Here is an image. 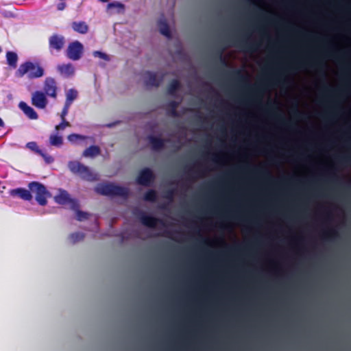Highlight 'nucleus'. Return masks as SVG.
Here are the masks:
<instances>
[{
    "mask_svg": "<svg viewBox=\"0 0 351 351\" xmlns=\"http://www.w3.org/2000/svg\"><path fill=\"white\" fill-rule=\"evenodd\" d=\"M29 189L16 188L10 190L9 194L12 197H17L23 200L31 201L33 198L32 193L36 194V200L40 206L47 204V197L51 196L46 187L38 182H31L28 184Z\"/></svg>",
    "mask_w": 351,
    "mask_h": 351,
    "instance_id": "f257e3e1",
    "label": "nucleus"
},
{
    "mask_svg": "<svg viewBox=\"0 0 351 351\" xmlns=\"http://www.w3.org/2000/svg\"><path fill=\"white\" fill-rule=\"evenodd\" d=\"M25 75L30 80L40 78L45 75V70L39 63L26 61L16 71L17 77H23Z\"/></svg>",
    "mask_w": 351,
    "mask_h": 351,
    "instance_id": "f03ea898",
    "label": "nucleus"
},
{
    "mask_svg": "<svg viewBox=\"0 0 351 351\" xmlns=\"http://www.w3.org/2000/svg\"><path fill=\"white\" fill-rule=\"evenodd\" d=\"M95 191L103 195L121 197L124 199H127L130 193L128 188L116 185L113 183L99 184L95 187Z\"/></svg>",
    "mask_w": 351,
    "mask_h": 351,
    "instance_id": "7ed1b4c3",
    "label": "nucleus"
},
{
    "mask_svg": "<svg viewBox=\"0 0 351 351\" xmlns=\"http://www.w3.org/2000/svg\"><path fill=\"white\" fill-rule=\"evenodd\" d=\"M68 167L73 173L79 175L84 180L93 182L98 180L96 173H94L88 167L79 161H70Z\"/></svg>",
    "mask_w": 351,
    "mask_h": 351,
    "instance_id": "20e7f679",
    "label": "nucleus"
},
{
    "mask_svg": "<svg viewBox=\"0 0 351 351\" xmlns=\"http://www.w3.org/2000/svg\"><path fill=\"white\" fill-rule=\"evenodd\" d=\"M323 66L324 64L318 60H315L313 61L297 60L292 64L285 67L283 70L289 73H295L299 70L306 69L307 67L321 69Z\"/></svg>",
    "mask_w": 351,
    "mask_h": 351,
    "instance_id": "39448f33",
    "label": "nucleus"
},
{
    "mask_svg": "<svg viewBox=\"0 0 351 351\" xmlns=\"http://www.w3.org/2000/svg\"><path fill=\"white\" fill-rule=\"evenodd\" d=\"M56 203L60 205L69 204L71 209H77L80 207L77 199L71 198L69 193L64 189H60L59 193L54 197Z\"/></svg>",
    "mask_w": 351,
    "mask_h": 351,
    "instance_id": "423d86ee",
    "label": "nucleus"
},
{
    "mask_svg": "<svg viewBox=\"0 0 351 351\" xmlns=\"http://www.w3.org/2000/svg\"><path fill=\"white\" fill-rule=\"evenodd\" d=\"M66 40L64 36L53 34L49 38V49L53 53L54 51L60 52L65 46Z\"/></svg>",
    "mask_w": 351,
    "mask_h": 351,
    "instance_id": "0eeeda50",
    "label": "nucleus"
},
{
    "mask_svg": "<svg viewBox=\"0 0 351 351\" xmlns=\"http://www.w3.org/2000/svg\"><path fill=\"white\" fill-rule=\"evenodd\" d=\"M83 51V45L80 42L75 40L69 43L66 51V56L72 60H78L82 56Z\"/></svg>",
    "mask_w": 351,
    "mask_h": 351,
    "instance_id": "6e6552de",
    "label": "nucleus"
},
{
    "mask_svg": "<svg viewBox=\"0 0 351 351\" xmlns=\"http://www.w3.org/2000/svg\"><path fill=\"white\" fill-rule=\"evenodd\" d=\"M58 88L57 82L54 78L51 77L45 78L43 84V93L46 96L56 99Z\"/></svg>",
    "mask_w": 351,
    "mask_h": 351,
    "instance_id": "1a4fd4ad",
    "label": "nucleus"
},
{
    "mask_svg": "<svg viewBox=\"0 0 351 351\" xmlns=\"http://www.w3.org/2000/svg\"><path fill=\"white\" fill-rule=\"evenodd\" d=\"M155 175L149 168H144L140 171L136 182L138 184L148 186L154 180Z\"/></svg>",
    "mask_w": 351,
    "mask_h": 351,
    "instance_id": "9d476101",
    "label": "nucleus"
},
{
    "mask_svg": "<svg viewBox=\"0 0 351 351\" xmlns=\"http://www.w3.org/2000/svg\"><path fill=\"white\" fill-rule=\"evenodd\" d=\"M232 46L239 47L244 52H255L257 51L258 45L256 43H251L243 39H235L232 41Z\"/></svg>",
    "mask_w": 351,
    "mask_h": 351,
    "instance_id": "9b49d317",
    "label": "nucleus"
},
{
    "mask_svg": "<svg viewBox=\"0 0 351 351\" xmlns=\"http://www.w3.org/2000/svg\"><path fill=\"white\" fill-rule=\"evenodd\" d=\"M32 104L38 109H44L48 104L47 96L43 92L36 90L32 94Z\"/></svg>",
    "mask_w": 351,
    "mask_h": 351,
    "instance_id": "f8f14e48",
    "label": "nucleus"
},
{
    "mask_svg": "<svg viewBox=\"0 0 351 351\" xmlns=\"http://www.w3.org/2000/svg\"><path fill=\"white\" fill-rule=\"evenodd\" d=\"M139 219L144 226L149 228H155L158 223L165 226V223L162 219L147 215L143 212L140 213Z\"/></svg>",
    "mask_w": 351,
    "mask_h": 351,
    "instance_id": "ddd939ff",
    "label": "nucleus"
},
{
    "mask_svg": "<svg viewBox=\"0 0 351 351\" xmlns=\"http://www.w3.org/2000/svg\"><path fill=\"white\" fill-rule=\"evenodd\" d=\"M145 82L147 86L158 87L163 80L164 75L158 78L155 73L147 71L145 73Z\"/></svg>",
    "mask_w": 351,
    "mask_h": 351,
    "instance_id": "4468645a",
    "label": "nucleus"
},
{
    "mask_svg": "<svg viewBox=\"0 0 351 351\" xmlns=\"http://www.w3.org/2000/svg\"><path fill=\"white\" fill-rule=\"evenodd\" d=\"M147 139L152 145V149L155 151H159L163 149L165 147V143L166 142L170 141L169 138L164 139L160 137L154 136L153 135L148 136Z\"/></svg>",
    "mask_w": 351,
    "mask_h": 351,
    "instance_id": "2eb2a0df",
    "label": "nucleus"
},
{
    "mask_svg": "<svg viewBox=\"0 0 351 351\" xmlns=\"http://www.w3.org/2000/svg\"><path fill=\"white\" fill-rule=\"evenodd\" d=\"M20 109L24 112V114L30 119H37L38 115L37 112L28 106L25 102L21 101L19 105Z\"/></svg>",
    "mask_w": 351,
    "mask_h": 351,
    "instance_id": "dca6fc26",
    "label": "nucleus"
},
{
    "mask_svg": "<svg viewBox=\"0 0 351 351\" xmlns=\"http://www.w3.org/2000/svg\"><path fill=\"white\" fill-rule=\"evenodd\" d=\"M71 27L75 32L82 34H85L88 31V26L84 21H74Z\"/></svg>",
    "mask_w": 351,
    "mask_h": 351,
    "instance_id": "f3484780",
    "label": "nucleus"
},
{
    "mask_svg": "<svg viewBox=\"0 0 351 351\" xmlns=\"http://www.w3.org/2000/svg\"><path fill=\"white\" fill-rule=\"evenodd\" d=\"M228 75L231 78L241 83H244L247 81V77L243 74L242 71L240 69L232 70L228 72Z\"/></svg>",
    "mask_w": 351,
    "mask_h": 351,
    "instance_id": "a211bd4d",
    "label": "nucleus"
},
{
    "mask_svg": "<svg viewBox=\"0 0 351 351\" xmlns=\"http://www.w3.org/2000/svg\"><path fill=\"white\" fill-rule=\"evenodd\" d=\"M58 70L66 77H71L74 74V68L71 64L59 65Z\"/></svg>",
    "mask_w": 351,
    "mask_h": 351,
    "instance_id": "6ab92c4d",
    "label": "nucleus"
},
{
    "mask_svg": "<svg viewBox=\"0 0 351 351\" xmlns=\"http://www.w3.org/2000/svg\"><path fill=\"white\" fill-rule=\"evenodd\" d=\"M204 171L197 169L194 170L191 167H188L186 171L187 179L189 180H195V179L204 176Z\"/></svg>",
    "mask_w": 351,
    "mask_h": 351,
    "instance_id": "aec40b11",
    "label": "nucleus"
},
{
    "mask_svg": "<svg viewBox=\"0 0 351 351\" xmlns=\"http://www.w3.org/2000/svg\"><path fill=\"white\" fill-rule=\"evenodd\" d=\"M179 103L176 101H171L167 104V114L173 117H178L180 116L177 111Z\"/></svg>",
    "mask_w": 351,
    "mask_h": 351,
    "instance_id": "412c9836",
    "label": "nucleus"
},
{
    "mask_svg": "<svg viewBox=\"0 0 351 351\" xmlns=\"http://www.w3.org/2000/svg\"><path fill=\"white\" fill-rule=\"evenodd\" d=\"M181 87L180 81L177 79L172 80L168 86L167 93L170 95H175L176 91Z\"/></svg>",
    "mask_w": 351,
    "mask_h": 351,
    "instance_id": "4be33fe9",
    "label": "nucleus"
},
{
    "mask_svg": "<svg viewBox=\"0 0 351 351\" xmlns=\"http://www.w3.org/2000/svg\"><path fill=\"white\" fill-rule=\"evenodd\" d=\"M100 154V149L98 146L91 145L86 148L84 152L83 156L85 157H95Z\"/></svg>",
    "mask_w": 351,
    "mask_h": 351,
    "instance_id": "5701e85b",
    "label": "nucleus"
},
{
    "mask_svg": "<svg viewBox=\"0 0 351 351\" xmlns=\"http://www.w3.org/2000/svg\"><path fill=\"white\" fill-rule=\"evenodd\" d=\"M6 60L8 64L14 68L16 66V63L18 61V56L15 52L13 51H8L6 53Z\"/></svg>",
    "mask_w": 351,
    "mask_h": 351,
    "instance_id": "b1692460",
    "label": "nucleus"
},
{
    "mask_svg": "<svg viewBox=\"0 0 351 351\" xmlns=\"http://www.w3.org/2000/svg\"><path fill=\"white\" fill-rule=\"evenodd\" d=\"M254 173L262 176L264 178L269 180L274 181V178L271 177L269 171L263 167H255L254 169Z\"/></svg>",
    "mask_w": 351,
    "mask_h": 351,
    "instance_id": "393cba45",
    "label": "nucleus"
},
{
    "mask_svg": "<svg viewBox=\"0 0 351 351\" xmlns=\"http://www.w3.org/2000/svg\"><path fill=\"white\" fill-rule=\"evenodd\" d=\"M77 91L73 88L69 89L66 92V94L65 104L71 105V104L77 98Z\"/></svg>",
    "mask_w": 351,
    "mask_h": 351,
    "instance_id": "a878e982",
    "label": "nucleus"
},
{
    "mask_svg": "<svg viewBox=\"0 0 351 351\" xmlns=\"http://www.w3.org/2000/svg\"><path fill=\"white\" fill-rule=\"evenodd\" d=\"M144 200L151 202H154L157 199V193L154 189H149L147 191L143 197Z\"/></svg>",
    "mask_w": 351,
    "mask_h": 351,
    "instance_id": "bb28decb",
    "label": "nucleus"
},
{
    "mask_svg": "<svg viewBox=\"0 0 351 351\" xmlns=\"http://www.w3.org/2000/svg\"><path fill=\"white\" fill-rule=\"evenodd\" d=\"M49 143L51 145L60 147L63 143V139L60 136L52 134L49 137Z\"/></svg>",
    "mask_w": 351,
    "mask_h": 351,
    "instance_id": "cd10ccee",
    "label": "nucleus"
},
{
    "mask_svg": "<svg viewBox=\"0 0 351 351\" xmlns=\"http://www.w3.org/2000/svg\"><path fill=\"white\" fill-rule=\"evenodd\" d=\"M160 32L169 38L171 36V32H170V29H169V27L168 25V24L167 23L166 21H160Z\"/></svg>",
    "mask_w": 351,
    "mask_h": 351,
    "instance_id": "c85d7f7f",
    "label": "nucleus"
},
{
    "mask_svg": "<svg viewBox=\"0 0 351 351\" xmlns=\"http://www.w3.org/2000/svg\"><path fill=\"white\" fill-rule=\"evenodd\" d=\"M85 237V234L83 232H74L69 235V239L73 243L82 241Z\"/></svg>",
    "mask_w": 351,
    "mask_h": 351,
    "instance_id": "c756f323",
    "label": "nucleus"
},
{
    "mask_svg": "<svg viewBox=\"0 0 351 351\" xmlns=\"http://www.w3.org/2000/svg\"><path fill=\"white\" fill-rule=\"evenodd\" d=\"M76 212L77 220L82 221L88 219L89 214L88 213L79 210V207L77 209H72Z\"/></svg>",
    "mask_w": 351,
    "mask_h": 351,
    "instance_id": "7c9ffc66",
    "label": "nucleus"
},
{
    "mask_svg": "<svg viewBox=\"0 0 351 351\" xmlns=\"http://www.w3.org/2000/svg\"><path fill=\"white\" fill-rule=\"evenodd\" d=\"M26 147L30 150L35 152L38 154H41V149H39L36 142H29L26 144Z\"/></svg>",
    "mask_w": 351,
    "mask_h": 351,
    "instance_id": "2f4dec72",
    "label": "nucleus"
},
{
    "mask_svg": "<svg viewBox=\"0 0 351 351\" xmlns=\"http://www.w3.org/2000/svg\"><path fill=\"white\" fill-rule=\"evenodd\" d=\"M336 160L338 163L341 165H350L351 156H337Z\"/></svg>",
    "mask_w": 351,
    "mask_h": 351,
    "instance_id": "473e14b6",
    "label": "nucleus"
},
{
    "mask_svg": "<svg viewBox=\"0 0 351 351\" xmlns=\"http://www.w3.org/2000/svg\"><path fill=\"white\" fill-rule=\"evenodd\" d=\"M84 138L85 136L77 134H71L68 136V140L72 143L75 142L77 140H82Z\"/></svg>",
    "mask_w": 351,
    "mask_h": 351,
    "instance_id": "72a5a7b5",
    "label": "nucleus"
},
{
    "mask_svg": "<svg viewBox=\"0 0 351 351\" xmlns=\"http://www.w3.org/2000/svg\"><path fill=\"white\" fill-rule=\"evenodd\" d=\"M175 191L173 189H170L167 191L165 193L164 197L169 199L170 202H172L174 197Z\"/></svg>",
    "mask_w": 351,
    "mask_h": 351,
    "instance_id": "f704fd0d",
    "label": "nucleus"
},
{
    "mask_svg": "<svg viewBox=\"0 0 351 351\" xmlns=\"http://www.w3.org/2000/svg\"><path fill=\"white\" fill-rule=\"evenodd\" d=\"M70 126L69 122L66 121L65 119H62V122L56 126V130H64L66 127Z\"/></svg>",
    "mask_w": 351,
    "mask_h": 351,
    "instance_id": "c9c22d12",
    "label": "nucleus"
},
{
    "mask_svg": "<svg viewBox=\"0 0 351 351\" xmlns=\"http://www.w3.org/2000/svg\"><path fill=\"white\" fill-rule=\"evenodd\" d=\"M93 56L95 57H99L105 60H109L108 55L99 51H95L93 52Z\"/></svg>",
    "mask_w": 351,
    "mask_h": 351,
    "instance_id": "e433bc0d",
    "label": "nucleus"
},
{
    "mask_svg": "<svg viewBox=\"0 0 351 351\" xmlns=\"http://www.w3.org/2000/svg\"><path fill=\"white\" fill-rule=\"evenodd\" d=\"M70 106H71V105H69V104L64 103V106L62 108V110L61 114H60L61 119H65V117L67 115V114L69 112V109Z\"/></svg>",
    "mask_w": 351,
    "mask_h": 351,
    "instance_id": "4c0bfd02",
    "label": "nucleus"
},
{
    "mask_svg": "<svg viewBox=\"0 0 351 351\" xmlns=\"http://www.w3.org/2000/svg\"><path fill=\"white\" fill-rule=\"evenodd\" d=\"M223 49H221L219 53H218V58L221 62V63L222 64V65L225 66H228V62L226 60V58L223 56Z\"/></svg>",
    "mask_w": 351,
    "mask_h": 351,
    "instance_id": "58836bf2",
    "label": "nucleus"
},
{
    "mask_svg": "<svg viewBox=\"0 0 351 351\" xmlns=\"http://www.w3.org/2000/svg\"><path fill=\"white\" fill-rule=\"evenodd\" d=\"M39 155L45 159L47 163H51L53 161V157L44 153L43 150H41V154H39Z\"/></svg>",
    "mask_w": 351,
    "mask_h": 351,
    "instance_id": "ea45409f",
    "label": "nucleus"
},
{
    "mask_svg": "<svg viewBox=\"0 0 351 351\" xmlns=\"http://www.w3.org/2000/svg\"><path fill=\"white\" fill-rule=\"evenodd\" d=\"M325 237H335L337 236V232L335 229H330L324 232Z\"/></svg>",
    "mask_w": 351,
    "mask_h": 351,
    "instance_id": "a19ab883",
    "label": "nucleus"
},
{
    "mask_svg": "<svg viewBox=\"0 0 351 351\" xmlns=\"http://www.w3.org/2000/svg\"><path fill=\"white\" fill-rule=\"evenodd\" d=\"M108 8H124V5L123 4L121 3H118V2H113V3H110L108 5Z\"/></svg>",
    "mask_w": 351,
    "mask_h": 351,
    "instance_id": "79ce46f5",
    "label": "nucleus"
},
{
    "mask_svg": "<svg viewBox=\"0 0 351 351\" xmlns=\"http://www.w3.org/2000/svg\"><path fill=\"white\" fill-rule=\"evenodd\" d=\"M293 114L294 117H295L297 119H300L303 116V114H302L298 110L297 104L295 105V109H294V110L293 112Z\"/></svg>",
    "mask_w": 351,
    "mask_h": 351,
    "instance_id": "37998d69",
    "label": "nucleus"
},
{
    "mask_svg": "<svg viewBox=\"0 0 351 351\" xmlns=\"http://www.w3.org/2000/svg\"><path fill=\"white\" fill-rule=\"evenodd\" d=\"M230 218L232 219H234V220H237L238 221H240L241 223H247V222H249L247 220H246L244 218H242V217H240L239 216H237V215H232L230 216Z\"/></svg>",
    "mask_w": 351,
    "mask_h": 351,
    "instance_id": "c03bdc74",
    "label": "nucleus"
},
{
    "mask_svg": "<svg viewBox=\"0 0 351 351\" xmlns=\"http://www.w3.org/2000/svg\"><path fill=\"white\" fill-rule=\"evenodd\" d=\"M264 85L265 84L260 85V86H258L256 87H253V88H252L253 92L255 93H257V94L261 93L263 89Z\"/></svg>",
    "mask_w": 351,
    "mask_h": 351,
    "instance_id": "a18cd8bd",
    "label": "nucleus"
},
{
    "mask_svg": "<svg viewBox=\"0 0 351 351\" xmlns=\"http://www.w3.org/2000/svg\"><path fill=\"white\" fill-rule=\"evenodd\" d=\"M61 1L62 2H60V3L57 4V9L59 11L64 10L65 9L66 6V3L63 2L62 1Z\"/></svg>",
    "mask_w": 351,
    "mask_h": 351,
    "instance_id": "49530a36",
    "label": "nucleus"
},
{
    "mask_svg": "<svg viewBox=\"0 0 351 351\" xmlns=\"http://www.w3.org/2000/svg\"><path fill=\"white\" fill-rule=\"evenodd\" d=\"M277 118L280 121L282 124H283L285 125H287V126L291 127V125L289 124V122L286 121L281 114H279L277 117Z\"/></svg>",
    "mask_w": 351,
    "mask_h": 351,
    "instance_id": "de8ad7c7",
    "label": "nucleus"
},
{
    "mask_svg": "<svg viewBox=\"0 0 351 351\" xmlns=\"http://www.w3.org/2000/svg\"><path fill=\"white\" fill-rule=\"evenodd\" d=\"M328 55L329 56H331V57H333L336 59H339L340 57H339L337 55V53L336 52H334V51H330L328 53Z\"/></svg>",
    "mask_w": 351,
    "mask_h": 351,
    "instance_id": "09e8293b",
    "label": "nucleus"
},
{
    "mask_svg": "<svg viewBox=\"0 0 351 351\" xmlns=\"http://www.w3.org/2000/svg\"><path fill=\"white\" fill-rule=\"evenodd\" d=\"M324 91L327 93H332L334 92V90L328 86H324Z\"/></svg>",
    "mask_w": 351,
    "mask_h": 351,
    "instance_id": "8fccbe9b",
    "label": "nucleus"
},
{
    "mask_svg": "<svg viewBox=\"0 0 351 351\" xmlns=\"http://www.w3.org/2000/svg\"><path fill=\"white\" fill-rule=\"evenodd\" d=\"M164 235H165V237H169V238H172L171 232H169V231H165V232H164Z\"/></svg>",
    "mask_w": 351,
    "mask_h": 351,
    "instance_id": "3c124183",
    "label": "nucleus"
},
{
    "mask_svg": "<svg viewBox=\"0 0 351 351\" xmlns=\"http://www.w3.org/2000/svg\"><path fill=\"white\" fill-rule=\"evenodd\" d=\"M213 160L216 162V163H219V158L218 156H215L213 158Z\"/></svg>",
    "mask_w": 351,
    "mask_h": 351,
    "instance_id": "603ef678",
    "label": "nucleus"
},
{
    "mask_svg": "<svg viewBox=\"0 0 351 351\" xmlns=\"http://www.w3.org/2000/svg\"><path fill=\"white\" fill-rule=\"evenodd\" d=\"M267 106H268L269 110H270L273 108L274 105L271 103H269L267 104Z\"/></svg>",
    "mask_w": 351,
    "mask_h": 351,
    "instance_id": "864d4df0",
    "label": "nucleus"
},
{
    "mask_svg": "<svg viewBox=\"0 0 351 351\" xmlns=\"http://www.w3.org/2000/svg\"><path fill=\"white\" fill-rule=\"evenodd\" d=\"M4 127V122L3 121V120L0 118V128H3Z\"/></svg>",
    "mask_w": 351,
    "mask_h": 351,
    "instance_id": "5fc2aeb1",
    "label": "nucleus"
},
{
    "mask_svg": "<svg viewBox=\"0 0 351 351\" xmlns=\"http://www.w3.org/2000/svg\"><path fill=\"white\" fill-rule=\"evenodd\" d=\"M271 161H272V163H273V164H276V163H277V160H276V158H271Z\"/></svg>",
    "mask_w": 351,
    "mask_h": 351,
    "instance_id": "6e6d98bb",
    "label": "nucleus"
},
{
    "mask_svg": "<svg viewBox=\"0 0 351 351\" xmlns=\"http://www.w3.org/2000/svg\"><path fill=\"white\" fill-rule=\"evenodd\" d=\"M331 174H332V178L333 180L337 179V177L335 176V173H331Z\"/></svg>",
    "mask_w": 351,
    "mask_h": 351,
    "instance_id": "4d7b16f0",
    "label": "nucleus"
},
{
    "mask_svg": "<svg viewBox=\"0 0 351 351\" xmlns=\"http://www.w3.org/2000/svg\"><path fill=\"white\" fill-rule=\"evenodd\" d=\"M198 119L199 121H202V120L204 121L205 120V119L204 118L203 119L201 116H198Z\"/></svg>",
    "mask_w": 351,
    "mask_h": 351,
    "instance_id": "13d9d810",
    "label": "nucleus"
},
{
    "mask_svg": "<svg viewBox=\"0 0 351 351\" xmlns=\"http://www.w3.org/2000/svg\"><path fill=\"white\" fill-rule=\"evenodd\" d=\"M203 242H204V243H205V244H208V240H206V239H204V240H203Z\"/></svg>",
    "mask_w": 351,
    "mask_h": 351,
    "instance_id": "bf43d9fd",
    "label": "nucleus"
},
{
    "mask_svg": "<svg viewBox=\"0 0 351 351\" xmlns=\"http://www.w3.org/2000/svg\"><path fill=\"white\" fill-rule=\"evenodd\" d=\"M99 1L101 2H103V3H106L107 2L108 0H99Z\"/></svg>",
    "mask_w": 351,
    "mask_h": 351,
    "instance_id": "052dcab7",
    "label": "nucleus"
},
{
    "mask_svg": "<svg viewBox=\"0 0 351 351\" xmlns=\"http://www.w3.org/2000/svg\"><path fill=\"white\" fill-rule=\"evenodd\" d=\"M237 250V248H232V247L230 248V251H233V250L234 251V250Z\"/></svg>",
    "mask_w": 351,
    "mask_h": 351,
    "instance_id": "680f3d73",
    "label": "nucleus"
},
{
    "mask_svg": "<svg viewBox=\"0 0 351 351\" xmlns=\"http://www.w3.org/2000/svg\"><path fill=\"white\" fill-rule=\"evenodd\" d=\"M111 126H112V124L108 125V127H111Z\"/></svg>",
    "mask_w": 351,
    "mask_h": 351,
    "instance_id": "e2e57ef3",
    "label": "nucleus"
}]
</instances>
